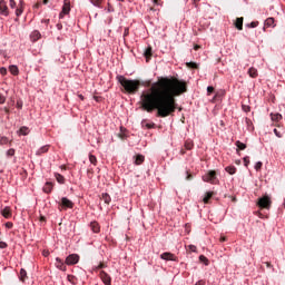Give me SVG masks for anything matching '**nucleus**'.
<instances>
[{
    "mask_svg": "<svg viewBox=\"0 0 285 285\" xmlns=\"http://www.w3.org/2000/svg\"><path fill=\"white\" fill-rule=\"evenodd\" d=\"M41 219L43 220V219H46L45 217H41Z\"/></svg>",
    "mask_w": 285,
    "mask_h": 285,
    "instance_id": "338daca9",
    "label": "nucleus"
},
{
    "mask_svg": "<svg viewBox=\"0 0 285 285\" xmlns=\"http://www.w3.org/2000/svg\"><path fill=\"white\" fill-rule=\"evenodd\" d=\"M118 137H119V139H122V140L126 139V135L125 134H119Z\"/></svg>",
    "mask_w": 285,
    "mask_h": 285,
    "instance_id": "5fc2aeb1",
    "label": "nucleus"
},
{
    "mask_svg": "<svg viewBox=\"0 0 285 285\" xmlns=\"http://www.w3.org/2000/svg\"><path fill=\"white\" fill-rule=\"evenodd\" d=\"M128 35H129V30L125 29L124 37H128Z\"/></svg>",
    "mask_w": 285,
    "mask_h": 285,
    "instance_id": "4d7b16f0",
    "label": "nucleus"
},
{
    "mask_svg": "<svg viewBox=\"0 0 285 285\" xmlns=\"http://www.w3.org/2000/svg\"><path fill=\"white\" fill-rule=\"evenodd\" d=\"M43 153H48V146H43L37 150V155H43Z\"/></svg>",
    "mask_w": 285,
    "mask_h": 285,
    "instance_id": "473e14b6",
    "label": "nucleus"
},
{
    "mask_svg": "<svg viewBox=\"0 0 285 285\" xmlns=\"http://www.w3.org/2000/svg\"><path fill=\"white\" fill-rule=\"evenodd\" d=\"M42 3H45V6H46V4L50 3V0H43Z\"/></svg>",
    "mask_w": 285,
    "mask_h": 285,
    "instance_id": "680f3d73",
    "label": "nucleus"
},
{
    "mask_svg": "<svg viewBox=\"0 0 285 285\" xmlns=\"http://www.w3.org/2000/svg\"><path fill=\"white\" fill-rule=\"evenodd\" d=\"M66 14H70V0L63 1V6H62V10L59 14V19H63V17H66Z\"/></svg>",
    "mask_w": 285,
    "mask_h": 285,
    "instance_id": "39448f33",
    "label": "nucleus"
},
{
    "mask_svg": "<svg viewBox=\"0 0 285 285\" xmlns=\"http://www.w3.org/2000/svg\"><path fill=\"white\" fill-rule=\"evenodd\" d=\"M213 92H215V87L213 86L207 87V95H213Z\"/></svg>",
    "mask_w": 285,
    "mask_h": 285,
    "instance_id": "c03bdc74",
    "label": "nucleus"
},
{
    "mask_svg": "<svg viewBox=\"0 0 285 285\" xmlns=\"http://www.w3.org/2000/svg\"><path fill=\"white\" fill-rule=\"evenodd\" d=\"M145 159L146 158L144 157V155H137L136 159H135L136 166H141V164H144Z\"/></svg>",
    "mask_w": 285,
    "mask_h": 285,
    "instance_id": "a211bd4d",
    "label": "nucleus"
},
{
    "mask_svg": "<svg viewBox=\"0 0 285 285\" xmlns=\"http://www.w3.org/2000/svg\"><path fill=\"white\" fill-rule=\"evenodd\" d=\"M7 157H14V149L11 148L7 151Z\"/></svg>",
    "mask_w": 285,
    "mask_h": 285,
    "instance_id": "79ce46f5",
    "label": "nucleus"
},
{
    "mask_svg": "<svg viewBox=\"0 0 285 285\" xmlns=\"http://www.w3.org/2000/svg\"><path fill=\"white\" fill-rule=\"evenodd\" d=\"M16 21H19V18H16Z\"/></svg>",
    "mask_w": 285,
    "mask_h": 285,
    "instance_id": "69168bd1",
    "label": "nucleus"
},
{
    "mask_svg": "<svg viewBox=\"0 0 285 285\" xmlns=\"http://www.w3.org/2000/svg\"><path fill=\"white\" fill-rule=\"evenodd\" d=\"M56 267L59 268V271H66V264H63V261L61 258H56Z\"/></svg>",
    "mask_w": 285,
    "mask_h": 285,
    "instance_id": "4468645a",
    "label": "nucleus"
},
{
    "mask_svg": "<svg viewBox=\"0 0 285 285\" xmlns=\"http://www.w3.org/2000/svg\"><path fill=\"white\" fill-rule=\"evenodd\" d=\"M225 170L228 175H235V173H237V168L235 166H227Z\"/></svg>",
    "mask_w": 285,
    "mask_h": 285,
    "instance_id": "b1692460",
    "label": "nucleus"
},
{
    "mask_svg": "<svg viewBox=\"0 0 285 285\" xmlns=\"http://www.w3.org/2000/svg\"><path fill=\"white\" fill-rule=\"evenodd\" d=\"M90 228H91L92 233H99V230H101V227L99 226V223H97V222H91Z\"/></svg>",
    "mask_w": 285,
    "mask_h": 285,
    "instance_id": "dca6fc26",
    "label": "nucleus"
},
{
    "mask_svg": "<svg viewBox=\"0 0 285 285\" xmlns=\"http://www.w3.org/2000/svg\"><path fill=\"white\" fill-rule=\"evenodd\" d=\"M186 66L187 68H191L193 70H197V68H199V65H197L196 62H187Z\"/></svg>",
    "mask_w": 285,
    "mask_h": 285,
    "instance_id": "7c9ffc66",
    "label": "nucleus"
},
{
    "mask_svg": "<svg viewBox=\"0 0 285 285\" xmlns=\"http://www.w3.org/2000/svg\"><path fill=\"white\" fill-rule=\"evenodd\" d=\"M180 155H186V149H181Z\"/></svg>",
    "mask_w": 285,
    "mask_h": 285,
    "instance_id": "052dcab7",
    "label": "nucleus"
},
{
    "mask_svg": "<svg viewBox=\"0 0 285 285\" xmlns=\"http://www.w3.org/2000/svg\"><path fill=\"white\" fill-rule=\"evenodd\" d=\"M274 135H276V137H282V134L277 130V129H274Z\"/></svg>",
    "mask_w": 285,
    "mask_h": 285,
    "instance_id": "3c124183",
    "label": "nucleus"
},
{
    "mask_svg": "<svg viewBox=\"0 0 285 285\" xmlns=\"http://www.w3.org/2000/svg\"><path fill=\"white\" fill-rule=\"evenodd\" d=\"M106 264L105 263H99V265L95 268V271H101V268H106Z\"/></svg>",
    "mask_w": 285,
    "mask_h": 285,
    "instance_id": "37998d69",
    "label": "nucleus"
},
{
    "mask_svg": "<svg viewBox=\"0 0 285 285\" xmlns=\"http://www.w3.org/2000/svg\"><path fill=\"white\" fill-rule=\"evenodd\" d=\"M99 277H100L101 282H104L106 285L112 284V278L108 275V273L100 271Z\"/></svg>",
    "mask_w": 285,
    "mask_h": 285,
    "instance_id": "6e6552de",
    "label": "nucleus"
},
{
    "mask_svg": "<svg viewBox=\"0 0 285 285\" xmlns=\"http://www.w3.org/2000/svg\"><path fill=\"white\" fill-rule=\"evenodd\" d=\"M1 215L2 217H4L6 219H10V217H12V210L10 209V207H4L1 210Z\"/></svg>",
    "mask_w": 285,
    "mask_h": 285,
    "instance_id": "ddd939ff",
    "label": "nucleus"
},
{
    "mask_svg": "<svg viewBox=\"0 0 285 285\" xmlns=\"http://www.w3.org/2000/svg\"><path fill=\"white\" fill-rule=\"evenodd\" d=\"M188 249H189L191 253H197V246H195V245H188Z\"/></svg>",
    "mask_w": 285,
    "mask_h": 285,
    "instance_id": "a18cd8bd",
    "label": "nucleus"
},
{
    "mask_svg": "<svg viewBox=\"0 0 285 285\" xmlns=\"http://www.w3.org/2000/svg\"><path fill=\"white\" fill-rule=\"evenodd\" d=\"M92 6H96V8H101V3H104V0H90Z\"/></svg>",
    "mask_w": 285,
    "mask_h": 285,
    "instance_id": "2f4dec72",
    "label": "nucleus"
},
{
    "mask_svg": "<svg viewBox=\"0 0 285 285\" xmlns=\"http://www.w3.org/2000/svg\"><path fill=\"white\" fill-rule=\"evenodd\" d=\"M30 39L31 41L35 43L36 41H39V39H41V32H39V30H35L31 32L30 35Z\"/></svg>",
    "mask_w": 285,
    "mask_h": 285,
    "instance_id": "f8f14e48",
    "label": "nucleus"
},
{
    "mask_svg": "<svg viewBox=\"0 0 285 285\" xmlns=\"http://www.w3.org/2000/svg\"><path fill=\"white\" fill-rule=\"evenodd\" d=\"M145 57L146 59H150V57H153V47H148L146 50H145Z\"/></svg>",
    "mask_w": 285,
    "mask_h": 285,
    "instance_id": "bb28decb",
    "label": "nucleus"
},
{
    "mask_svg": "<svg viewBox=\"0 0 285 285\" xmlns=\"http://www.w3.org/2000/svg\"><path fill=\"white\" fill-rule=\"evenodd\" d=\"M27 278H28V272H26V269L21 268L20 274H19L20 282H26Z\"/></svg>",
    "mask_w": 285,
    "mask_h": 285,
    "instance_id": "f3484780",
    "label": "nucleus"
},
{
    "mask_svg": "<svg viewBox=\"0 0 285 285\" xmlns=\"http://www.w3.org/2000/svg\"><path fill=\"white\" fill-rule=\"evenodd\" d=\"M226 240H227L226 236H222V237L219 238V242H222V243H224V242H226Z\"/></svg>",
    "mask_w": 285,
    "mask_h": 285,
    "instance_id": "6e6d98bb",
    "label": "nucleus"
},
{
    "mask_svg": "<svg viewBox=\"0 0 285 285\" xmlns=\"http://www.w3.org/2000/svg\"><path fill=\"white\" fill-rule=\"evenodd\" d=\"M262 166H264V164L262 161L256 163L255 170H257V171L262 170Z\"/></svg>",
    "mask_w": 285,
    "mask_h": 285,
    "instance_id": "ea45409f",
    "label": "nucleus"
},
{
    "mask_svg": "<svg viewBox=\"0 0 285 285\" xmlns=\"http://www.w3.org/2000/svg\"><path fill=\"white\" fill-rule=\"evenodd\" d=\"M101 199H102V202H105V204H110V202H111L110 195H108L107 193H104L101 195Z\"/></svg>",
    "mask_w": 285,
    "mask_h": 285,
    "instance_id": "a878e982",
    "label": "nucleus"
},
{
    "mask_svg": "<svg viewBox=\"0 0 285 285\" xmlns=\"http://www.w3.org/2000/svg\"><path fill=\"white\" fill-rule=\"evenodd\" d=\"M12 226H13V224L12 223H10V222H8V223H6V228H12Z\"/></svg>",
    "mask_w": 285,
    "mask_h": 285,
    "instance_id": "603ef678",
    "label": "nucleus"
},
{
    "mask_svg": "<svg viewBox=\"0 0 285 285\" xmlns=\"http://www.w3.org/2000/svg\"><path fill=\"white\" fill-rule=\"evenodd\" d=\"M9 71L11 72V75L17 77V75H19V67L11 65V66H9Z\"/></svg>",
    "mask_w": 285,
    "mask_h": 285,
    "instance_id": "aec40b11",
    "label": "nucleus"
},
{
    "mask_svg": "<svg viewBox=\"0 0 285 285\" xmlns=\"http://www.w3.org/2000/svg\"><path fill=\"white\" fill-rule=\"evenodd\" d=\"M48 255V253H45V256Z\"/></svg>",
    "mask_w": 285,
    "mask_h": 285,
    "instance_id": "774afa93",
    "label": "nucleus"
},
{
    "mask_svg": "<svg viewBox=\"0 0 285 285\" xmlns=\"http://www.w3.org/2000/svg\"><path fill=\"white\" fill-rule=\"evenodd\" d=\"M9 6H10V8H16L17 7V2L14 0H10L9 1Z\"/></svg>",
    "mask_w": 285,
    "mask_h": 285,
    "instance_id": "de8ad7c7",
    "label": "nucleus"
},
{
    "mask_svg": "<svg viewBox=\"0 0 285 285\" xmlns=\"http://www.w3.org/2000/svg\"><path fill=\"white\" fill-rule=\"evenodd\" d=\"M188 87L185 81L175 77H161L151 88L144 90L140 95V108L145 112L157 110L156 117H170L177 110V100L175 97L187 92Z\"/></svg>",
    "mask_w": 285,
    "mask_h": 285,
    "instance_id": "f257e3e1",
    "label": "nucleus"
},
{
    "mask_svg": "<svg viewBox=\"0 0 285 285\" xmlns=\"http://www.w3.org/2000/svg\"><path fill=\"white\" fill-rule=\"evenodd\" d=\"M186 179H187V181H190V179H193V174H188V173H187Z\"/></svg>",
    "mask_w": 285,
    "mask_h": 285,
    "instance_id": "864d4df0",
    "label": "nucleus"
},
{
    "mask_svg": "<svg viewBox=\"0 0 285 285\" xmlns=\"http://www.w3.org/2000/svg\"><path fill=\"white\" fill-rule=\"evenodd\" d=\"M235 28H237V30H244V18L236 19Z\"/></svg>",
    "mask_w": 285,
    "mask_h": 285,
    "instance_id": "2eb2a0df",
    "label": "nucleus"
},
{
    "mask_svg": "<svg viewBox=\"0 0 285 285\" xmlns=\"http://www.w3.org/2000/svg\"><path fill=\"white\" fill-rule=\"evenodd\" d=\"M142 128H147L148 130H150V128L155 127V124H148V122H141Z\"/></svg>",
    "mask_w": 285,
    "mask_h": 285,
    "instance_id": "c9c22d12",
    "label": "nucleus"
},
{
    "mask_svg": "<svg viewBox=\"0 0 285 285\" xmlns=\"http://www.w3.org/2000/svg\"><path fill=\"white\" fill-rule=\"evenodd\" d=\"M0 75L6 77V75H8V69L6 67L0 68Z\"/></svg>",
    "mask_w": 285,
    "mask_h": 285,
    "instance_id": "a19ab883",
    "label": "nucleus"
},
{
    "mask_svg": "<svg viewBox=\"0 0 285 285\" xmlns=\"http://www.w3.org/2000/svg\"><path fill=\"white\" fill-rule=\"evenodd\" d=\"M43 193H52V183H46V185L42 188Z\"/></svg>",
    "mask_w": 285,
    "mask_h": 285,
    "instance_id": "412c9836",
    "label": "nucleus"
},
{
    "mask_svg": "<svg viewBox=\"0 0 285 285\" xmlns=\"http://www.w3.org/2000/svg\"><path fill=\"white\" fill-rule=\"evenodd\" d=\"M0 104H6V97L0 94Z\"/></svg>",
    "mask_w": 285,
    "mask_h": 285,
    "instance_id": "09e8293b",
    "label": "nucleus"
},
{
    "mask_svg": "<svg viewBox=\"0 0 285 285\" xmlns=\"http://www.w3.org/2000/svg\"><path fill=\"white\" fill-rule=\"evenodd\" d=\"M272 121H282V114H271Z\"/></svg>",
    "mask_w": 285,
    "mask_h": 285,
    "instance_id": "4be33fe9",
    "label": "nucleus"
},
{
    "mask_svg": "<svg viewBox=\"0 0 285 285\" xmlns=\"http://www.w3.org/2000/svg\"><path fill=\"white\" fill-rule=\"evenodd\" d=\"M199 259H200V262H204V264H205L206 266H208V258H207L206 256L200 255V256H199Z\"/></svg>",
    "mask_w": 285,
    "mask_h": 285,
    "instance_id": "4c0bfd02",
    "label": "nucleus"
},
{
    "mask_svg": "<svg viewBox=\"0 0 285 285\" xmlns=\"http://www.w3.org/2000/svg\"><path fill=\"white\" fill-rule=\"evenodd\" d=\"M55 177H56L58 184H66V177H63V175L55 174Z\"/></svg>",
    "mask_w": 285,
    "mask_h": 285,
    "instance_id": "393cba45",
    "label": "nucleus"
},
{
    "mask_svg": "<svg viewBox=\"0 0 285 285\" xmlns=\"http://www.w3.org/2000/svg\"><path fill=\"white\" fill-rule=\"evenodd\" d=\"M80 99H83V96H80Z\"/></svg>",
    "mask_w": 285,
    "mask_h": 285,
    "instance_id": "0e129e2a",
    "label": "nucleus"
},
{
    "mask_svg": "<svg viewBox=\"0 0 285 285\" xmlns=\"http://www.w3.org/2000/svg\"><path fill=\"white\" fill-rule=\"evenodd\" d=\"M235 146L238 148V150H246V144H244V142L239 141V140H237L235 142Z\"/></svg>",
    "mask_w": 285,
    "mask_h": 285,
    "instance_id": "c85d7f7f",
    "label": "nucleus"
},
{
    "mask_svg": "<svg viewBox=\"0 0 285 285\" xmlns=\"http://www.w3.org/2000/svg\"><path fill=\"white\" fill-rule=\"evenodd\" d=\"M199 48H202L199 45L194 46V50H199Z\"/></svg>",
    "mask_w": 285,
    "mask_h": 285,
    "instance_id": "13d9d810",
    "label": "nucleus"
},
{
    "mask_svg": "<svg viewBox=\"0 0 285 285\" xmlns=\"http://www.w3.org/2000/svg\"><path fill=\"white\" fill-rule=\"evenodd\" d=\"M248 75H249V77H252V79L257 78L258 73H257V70L255 69V67H252L248 69Z\"/></svg>",
    "mask_w": 285,
    "mask_h": 285,
    "instance_id": "5701e85b",
    "label": "nucleus"
},
{
    "mask_svg": "<svg viewBox=\"0 0 285 285\" xmlns=\"http://www.w3.org/2000/svg\"><path fill=\"white\" fill-rule=\"evenodd\" d=\"M247 28H257V26H259V21H253L249 24H246Z\"/></svg>",
    "mask_w": 285,
    "mask_h": 285,
    "instance_id": "e433bc0d",
    "label": "nucleus"
},
{
    "mask_svg": "<svg viewBox=\"0 0 285 285\" xmlns=\"http://www.w3.org/2000/svg\"><path fill=\"white\" fill-rule=\"evenodd\" d=\"M0 248H8V244H6L4 242H0Z\"/></svg>",
    "mask_w": 285,
    "mask_h": 285,
    "instance_id": "8fccbe9b",
    "label": "nucleus"
},
{
    "mask_svg": "<svg viewBox=\"0 0 285 285\" xmlns=\"http://www.w3.org/2000/svg\"><path fill=\"white\" fill-rule=\"evenodd\" d=\"M276 26L275 18L269 17L265 20L263 30H266V28H275Z\"/></svg>",
    "mask_w": 285,
    "mask_h": 285,
    "instance_id": "9b49d317",
    "label": "nucleus"
},
{
    "mask_svg": "<svg viewBox=\"0 0 285 285\" xmlns=\"http://www.w3.org/2000/svg\"><path fill=\"white\" fill-rule=\"evenodd\" d=\"M117 81L122 87L121 91L125 92V95H137L139 88H141V81L138 79L130 80L124 76H117Z\"/></svg>",
    "mask_w": 285,
    "mask_h": 285,
    "instance_id": "f03ea898",
    "label": "nucleus"
},
{
    "mask_svg": "<svg viewBox=\"0 0 285 285\" xmlns=\"http://www.w3.org/2000/svg\"><path fill=\"white\" fill-rule=\"evenodd\" d=\"M244 110L248 112V110H250V107L244 108Z\"/></svg>",
    "mask_w": 285,
    "mask_h": 285,
    "instance_id": "e2e57ef3",
    "label": "nucleus"
},
{
    "mask_svg": "<svg viewBox=\"0 0 285 285\" xmlns=\"http://www.w3.org/2000/svg\"><path fill=\"white\" fill-rule=\"evenodd\" d=\"M215 179H217V171L215 170H209L203 176V180L209 184H215Z\"/></svg>",
    "mask_w": 285,
    "mask_h": 285,
    "instance_id": "7ed1b4c3",
    "label": "nucleus"
},
{
    "mask_svg": "<svg viewBox=\"0 0 285 285\" xmlns=\"http://www.w3.org/2000/svg\"><path fill=\"white\" fill-rule=\"evenodd\" d=\"M244 164L245 166H248L250 164V158L248 156L244 158Z\"/></svg>",
    "mask_w": 285,
    "mask_h": 285,
    "instance_id": "49530a36",
    "label": "nucleus"
},
{
    "mask_svg": "<svg viewBox=\"0 0 285 285\" xmlns=\"http://www.w3.org/2000/svg\"><path fill=\"white\" fill-rule=\"evenodd\" d=\"M265 264H266L267 268H271V267H272V265H271L269 262H266Z\"/></svg>",
    "mask_w": 285,
    "mask_h": 285,
    "instance_id": "bf43d9fd",
    "label": "nucleus"
},
{
    "mask_svg": "<svg viewBox=\"0 0 285 285\" xmlns=\"http://www.w3.org/2000/svg\"><path fill=\"white\" fill-rule=\"evenodd\" d=\"M89 161H90V164H92V166H97V156L90 154Z\"/></svg>",
    "mask_w": 285,
    "mask_h": 285,
    "instance_id": "c756f323",
    "label": "nucleus"
},
{
    "mask_svg": "<svg viewBox=\"0 0 285 285\" xmlns=\"http://www.w3.org/2000/svg\"><path fill=\"white\" fill-rule=\"evenodd\" d=\"M60 206L63 208V210H66L68 208H75V203H72V200L66 197H62L60 202Z\"/></svg>",
    "mask_w": 285,
    "mask_h": 285,
    "instance_id": "0eeeda50",
    "label": "nucleus"
},
{
    "mask_svg": "<svg viewBox=\"0 0 285 285\" xmlns=\"http://www.w3.org/2000/svg\"><path fill=\"white\" fill-rule=\"evenodd\" d=\"M9 139H8V137H1L0 138V146H6V144H9Z\"/></svg>",
    "mask_w": 285,
    "mask_h": 285,
    "instance_id": "f704fd0d",
    "label": "nucleus"
},
{
    "mask_svg": "<svg viewBox=\"0 0 285 285\" xmlns=\"http://www.w3.org/2000/svg\"><path fill=\"white\" fill-rule=\"evenodd\" d=\"M23 14V6L20 4V7L16 10V17H21Z\"/></svg>",
    "mask_w": 285,
    "mask_h": 285,
    "instance_id": "72a5a7b5",
    "label": "nucleus"
},
{
    "mask_svg": "<svg viewBox=\"0 0 285 285\" xmlns=\"http://www.w3.org/2000/svg\"><path fill=\"white\" fill-rule=\"evenodd\" d=\"M161 259H165L166 262H175L177 258L175 257V254L165 252L160 255Z\"/></svg>",
    "mask_w": 285,
    "mask_h": 285,
    "instance_id": "9d476101",
    "label": "nucleus"
},
{
    "mask_svg": "<svg viewBox=\"0 0 285 285\" xmlns=\"http://www.w3.org/2000/svg\"><path fill=\"white\" fill-rule=\"evenodd\" d=\"M271 197L268 196H263L262 198L258 199V206L259 208H271Z\"/></svg>",
    "mask_w": 285,
    "mask_h": 285,
    "instance_id": "20e7f679",
    "label": "nucleus"
},
{
    "mask_svg": "<svg viewBox=\"0 0 285 285\" xmlns=\"http://www.w3.org/2000/svg\"><path fill=\"white\" fill-rule=\"evenodd\" d=\"M213 195H215V193H213V191H207V193L205 194V197L203 198L204 204H208V202H210V199L213 198Z\"/></svg>",
    "mask_w": 285,
    "mask_h": 285,
    "instance_id": "6ab92c4d",
    "label": "nucleus"
},
{
    "mask_svg": "<svg viewBox=\"0 0 285 285\" xmlns=\"http://www.w3.org/2000/svg\"><path fill=\"white\" fill-rule=\"evenodd\" d=\"M66 264L68 266H75V264H79V255L71 254L66 258Z\"/></svg>",
    "mask_w": 285,
    "mask_h": 285,
    "instance_id": "423d86ee",
    "label": "nucleus"
},
{
    "mask_svg": "<svg viewBox=\"0 0 285 285\" xmlns=\"http://www.w3.org/2000/svg\"><path fill=\"white\" fill-rule=\"evenodd\" d=\"M194 146L193 140L185 141V150H193Z\"/></svg>",
    "mask_w": 285,
    "mask_h": 285,
    "instance_id": "cd10ccee",
    "label": "nucleus"
},
{
    "mask_svg": "<svg viewBox=\"0 0 285 285\" xmlns=\"http://www.w3.org/2000/svg\"><path fill=\"white\" fill-rule=\"evenodd\" d=\"M0 14H2L3 17H8V14H10V12L8 11V4L4 0H0Z\"/></svg>",
    "mask_w": 285,
    "mask_h": 285,
    "instance_id": "1a4fd4ad",
    "label": "nucleus"
},
{
    "mask_svg": "<svg viewBox=\"0 0 285 285\" xmlns=\"http://www.w3.org/2000/svg\"><path fill=\"white\" fill-rule=\"evenodd\" d=\"M28 132H29L28 127H21V128H20V134H21V135H28Z\"/></svg>",
    "mask_w": 285,
    "mask_h": 285,
    "instance_id": "58836bf2",
    "label": "nucleus"
}]
</instances>
